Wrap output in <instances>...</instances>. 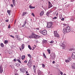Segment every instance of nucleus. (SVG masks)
<instances>
[{"mask_svg": "<svg viewBox=\"0 0 75 75\" xmlns=\"http://www.w3.org/2000/svg\"><path fill=\"white\" fill-rule=\"evenodd\" d=\"M71 31V28L69 26H67L65 28H64L63 30V32L64 34L69 33Z\"/></svg>", "mask_w": 75, "mask_h": 75, "instance_id": "obj_1", "label": "nucleus"}, {"mask_svg": "<svg viewBox=\"0 0 75 75\" xmlns=\"http://www.w3.org/2000/svg\"><path fill=\"white\" fill-rule=\"evenodd\" d=\"M40 36L38 35H35V34H33L30 36L28 37V38H35V39H37V38H39Z\"/></svg>", "mask_w": 75, "mask_h": 75, "instance_id": "obj_2", "label": "nucleus"}, {"mask_svg": "<svg viewBox=\"0 0 75 75\" xmlns=\"http://www.w3.org/2000/svg\"><path fill=\"white\" fill-rule=\"evenodd\" d=\"M54 34L55 37H56V38H59V37H60L59 35L58 34V33L57 31H54Z\"/></svg>", "mask_w": 75, "mask_h": 75, "instance_id": "obj_3", "label": "nucleus"}, {"mask_svg": "<svg viewBox=\"0 0 75 75\" xmlns=\"http://www.w3.org/2000/svg\"><path fill=\"white\" fill-rule=\"evenodd\" d=\"M40 33L43 35H46L47 34V31L46 30H43L42 31L40 30Z\"/></svg>", "mask_w": 75, "mask_h": 75, "instance_id": "obj_4", "label": "nucleus"}, {"mask_svg": "<svg viewBox=\"0 0 75 75\" xmlns=\"http://www.w3.org/2000/svg\"><path fill=\"white\" fill-rule=\"evenodd\" d=\"M47 26L48 28H51V26H52V23L51 22H49L47 24Z\"/></svg>", "mask_w": 75, "mask_h": 75, "instance_id": "obj_5", "label": "nucleus"}, {"mask_svg": "<svg viewBox=\"0 0 75 75\" xmlns=\"http://www.w3.org/2000/svg\"><path fill=\"white\" fill-rule=\"evenodd\" d=\"M50 56L51 57L52 59H54L55 58V54L54 53H52L50 54Z\"/></svg>", "mask_w": 75, "mask_h": 75, "instance_id": "obj_6", "label": "nucleus"}, {"mask_svg": "<svg viewBox=\"0 0 75 75\" xmlns=\"http://www.w3.org/2000/svg\"><path fill=\"white\" fill-rule=\"evenodd\" d=\"M3 72V68L2 67V66H0V73L1 74Z\"/></svg>", "mask_w": 75, "mask_h": 75, "instance_id": "obj_7", "label": "nucleus"}, {"mask_svg": "<svg viewBox=\"0 0 75 75\" xmlns=\"http://www.w3.org/2000/svg\"><path fill=\"white\" fill-rule=\"evenodd\" d=\"M27 24V19H25L23 22V25H22L23 27H24L25 25Z\"/></svg>", "mask_w": 75, "mask_h": 75, "instance_id": "obj_8", "label": "nucleus"}, {"mask_svg": "<svg viewBox=\"0 0 75 75\" xmlns=\"http://www.w3.org/2000/svg\"><path fill=\"white\" fill-rule=\"evenodd\" d=\"M71 58H72L73 59H74V58H75V52H74L72 53V54L71 55Z\"/></svg>", "mask_w": 75, "mask_h": 75, "instance_id": "obj_9", "label": "nucleus"}, {"mask_svg": "<svg viewBox=\"0 0 75 75\" xmlns=\"http://www.w3.org/2000/svg\"><path fill=\"white\" fill-rule=\"evenodd\" d=\"M71 68L73 69H75V63H74L71 65Z\"/></svg>", "mask_w": 75, "mask_h": 75, "instance_id": "obj_10", "label": "nucleus"}, {"mask_svg": "<svg viewBox=\"0 0 75 75\" xmlns=\"http://www.w3.org/2000/svg\"><path fill=\"white\" fill-rule=\"evenodd\" d=\"M49 3V6L48 8H51V7H52V4L51 3V2L50 1L48 2Z\"/></svg>", "mask_w": 75, "mask_h": 75, "instance_id": "obj_11", "label": "nucleus"}, {"mask_svg": "<svg viewBox=\"0 0 75 75\" xmlns=\"http://www.w3.org/2000/svg\"><path fill=\"white\" fill-rule=\"evenodd\" d=\"M60 46L62 47L63 49H65V45L64 43H62V45H60Z\"/></svg>", "mask_w": 75, "mask_h": 75, "instance_id": "obj_12", "label": "nucleus"}, {"mask_svg": "<svg viewBox=\"0 0 75 75\" xmlns=\"http://www.w3.org/2000/svg\"><path fill=\"white\" fill-rule=\"evenodd\" d=\"M20 71H21V72H22V73H23V72H25V71L24 69H20Z\"/></svg>", "mask_w": 75, "mask_h": 75, "instance_id": "obj_13", "label": "nucleus"}, {"mask_svg": "<svg viewBox=\"0 0 75 75\" xmlns=\"http://www.w3.org/2000/svg\"><path fill=\"white\" fill-rule=\"evenodd\" d=\"M41 74H42V72H41V71H40V70H39L38 72V75H41Z\"/></svg>", "mask_w": 75, "mask_h": 75, "instance_id": "obj_14", "label": "nucleus"}, {"mask_svg": "<svg viewBox=\"0 0 75 75\" xmlns=\"http://www.w3.org/2000/svg\"><path fill=\"white\" fill-rule=\"evenodd\" d=\"M28 65L29 67H31L32 66V63H29V64L28 63Z\"/></svg>", "mask_w": 75, "mask_h": 75, "instance_id": "obj_15", "label": "nucleus"}, {"mask_svg": "<svg viewBox=\"0 0 75 75\" xmlns=\"http://www.w3.org/2000/svg\"><path fill=\"white\" fill-rule=\"evenodd\" d=\"M44 13V11H42L40 13V16H42L43 15Z\"/></svg>", "mask_w": 75, "mask_h": 75, "instance_id": "obj_16", "label": "nucleus"}, {"mask_svg": "<svg viewBox=\"0 0 75 75\" xmlns=\"http://www.w3.org/2000/svg\"><path fill=\"white\" fill-rule=\"evenodd\" d=\"M12 1L13 5L15 6L16 5V1L15 0H12Z\"/></svg>", "mask_w": 75, "mask_h": 75, "instance_id": "obj_17", "label": "nucleus"}, {"mask_svg": "<svg viewBox=\"0 0 75 75\" xmlns=\"http://www.w3.org/2000/svg\"><path fill=\"white\" fill-rule=\"evenodd\" d=\"M67 59L69 60V61H71L72 60V58L71 57H68Z\"/></svg>", "mask_w": 75, "mask_h": 75, "instance_id": "obj_18", "label": "nucleus"}, {"mask_svg": "<svg viewBox=\"0 0 75 75\" xmlns=\"http://www.w3.org/2000/svg\"><path fill=\"white\" fill-rule=\"evenodd\" d=\"M19 59H18L17 60V61H18L19 63H20V64H21V61L20 59H21L20 58H19Z\"/></svg>", "mask_w": 75, "mask_h": 75, "instance_id": "obj_19", "label": "nucleus"}, {"mask_svg": "<svg viewBox=\"0 0 75 75\" xmlns=\"http://www.w3.org/2000/svg\"><path fill=\"white\" fill-rule=\"evenodd\" d=\"M29 8H35V7H34V6H31V5H30L29 6Z\"/></svg>", "mask_w": 75, "mask_h": 75, "instance_id": "obj_20", "label": "nucleus"}, {"mask_svg": "<svg viewBox=\"0 0 75 75\" xmlns=\"http://www.w3.org/2000/svg\"><path fill=\"white\" fill-rule=\"evenodd\" d=\"M8 41L6 40H5V41H4V43L5 44H7V43H8Z\"/></svg>", "mask_w": 75, "mask_h": 75, "instance_id": "obj_21", "label": "nucleus"}, {"mask_svg": "<svg viewBox=\"0 0 75 75\" xmlns=\"http://www.w3.org/2000/svg\"><path fill=\"white\" fill-rule=\"evenodd\" d=\"M28 56L30 58V59H31V55L30 54H28Z\"/></svg>", "mask_w": 75, "mask_h": 75, "instance_id": "obj_22", "label": "nucleus"}, {"mask_svg": "<svg viewBox=\"0 0 75 75\" xmlns=\"http://www.w3.org/2000/svg\"><path fill=\"white\" fill-rule=\"evenodd\" d=\"M27 12H23V14H22L23 16H25V14H27Z\"/></svg>", "mask_w": 75, "mask_h": 75, "instance_id": "obj_23", "label": "nucleus"}, {"mask_svg": "<svg viewBox=\"0 0 75 75\" xmlns=\"http://www.w3.org/2000/svg\"><path fill=\"white\" fill-rule=\"evenodd\" d=\"M0 45L1 47H2V48H3V47H4V44H3V43H2Z\"/></svg>", "mask_w": 75, "mask_h": 75, "instance_id": "obj_24", "label": "nucleus"}, {"mask_svg": "<svg viewBox=\"0 0 75 75\" xmlns=\"http://www.w3.org/2000/svg\"><path fill=\"white\" fill-rule=\"evenodd\" d=\"M25 55H23L22 56V59H24V58H25Z\"/></svg>", "mask_w": 75, "mask_h": 75, "instance_id": "obj_25", "label": "nucleus"}, {"mask_svg": "<svg viewBox=\"0 0 75 75\" xmlns=\"http://www.w3.org/2000/svg\"><path fill=\"white\" fill-rule=\"evenodd\" d=\"M21 48L22 49H23L24 48V45L23 44L21 45Z\"/></svg>", "mask_w": 75, "mask_h": 75, "instance_id": "obj_26", "label": "nucleus"}, {"mask_svg": "<svg viewBox=\"0 0 75 75\" xmlns=\"http://www.w3.org/2000/svg\"><path fill=\"white\" fill-rule=\"evenodd\" d=\"M28 48L30 50H32V48H31V46L29 45L28 46Z\"/></svg>", "mask_w": 75, "mask_h": 75, "instance_id": "obj_27", "label": "nucleus"}, {"mask_svg": "<svg viewBox=\"0 0 75 75\" xmlns=\"http://www.w3.org/2000/svg\"><path fill=\"white\" fill-rule=\"evenodd\" d=\"M47 51H48V53H49V54H51V52H50V50L47 49Z\"/></svg>", "mask_w": 75, "mask_h": 75, "instance_id": "obj_28", "label": "nucleus"}, {"mask_svg": "<svg viewBox=\"0 0 75 75\" xmlns=\"http://www.w3.org/2000/svg\"><path fill=\"white\" fill-rule=\"evenodd\" d=\"M65 62H70L69 61V60L68 59H67L65 61Z\"/></svg>", "mask_w": 75, "mask_h": 75, "instance_id": "obj_29", "label": "nucleus"}, {"mask_svg": "<svg viewBox=\"0 0 75 75\" xmlns=\"http://www.w3.org/2000/svg\"><path fill=\"white\" fill-rule=\"evenodd\" d=\"M50 12H49V11H48L47 13H46V15L47 16H49V14H50Z\"/></svg>", "mask_w": 75, "mask_h": 75, "instance_id": "obj_30", "label": "nucleus"}, {"mask_svg": "<svg viewBox=\"0 0 75 75\" xmlns=\"http://www.w3.org/2000/svg\"><path fill=\"white\" fill-rule=\"evenodd\" d=\"M7 12L8 13V14L10 15V11L8 10L7 11Z\"/></svg>", "mask_w": 75, "mask_h": 75, "instance_id": "obj_31", "label": "nucleus"}, {"mask_svg": "<svg viewBox=\"0 0 75 75\" xmlns=\"http://www.w3.org/2000/svg\"><path fill=\"white\" fill-rule=\"evenodd\" d=\"M43 56L45 58H47L46 56H45V54L44 53H43Z\"/></svg>", "mask_w": 75, "mask_h": 75, "instance_id": "obj_32", "label": "nucleus"}, {"mask_svg": "<svg viewBox=\"0 0 75 75\" xmlns=\"http://www.w3.org/2000/svg\"><path fill=\"white\" fill-rule=\"evenodd\" d=\"M17 39L18 41H21V39L20 38H18Z\"/></svg>", "mask_w": 75, "mask_h": 75, "instance_id": "obj_33", "label": "nucleus"}, {"mask_svg": "<svg viewBox=\"0 0 75 75\" xmlns=\"http://www.w3.org/2000/svg\"><path fill=\"white\" fill-rule=\"evenodd\" d=\"M33 69L34 70H35V65L33 66Z\"/></svg>", "mask_w": 75, "mask_h": 75, "instance_id": "obj_34", "label": "nucleus"}, {"mask_svg": "<svg viewBox=\"0 0 75 75\" xmlns=\"http://www.w3.org/2000/svg\"><path fill=\"white\" fill-rule=\"evenodd\" d=\"M72 50H74V49L73 48H70L69 50V51H72Z\"/></svg>", "mask_w": 75, "mask_h": 75, "instance_id": "obj_35", "label": "nucleus"}, {"mask_svg": "<svg viewBox=\"0 0 75 75\" xmlns=\"http://www.w3.org/2000/svg\"><path fill=\"white\" fill-rule=\"evenodd\" d=\"M71 21H74V19L73 18H71Z\"/></svg>", "mask_w": 75, "mask_h": 75, "instance_id": "obj_36", "label": "nucleus"}, {"mask_svg": "<svg viewBox=\"0 0 75 75\" xmlns=\"http://www.w3.org/2000/svg\"><path fill=\"white\" fill-rule=\"evenodd\" d=\"M45 66L44 64H42V68H45Z\"/></svg>", "mask_w": 75, "mask_h": 75, "instance_id": "obj_37", "label": "nucleus"}, {"mask_svg": "<svg viewBox=\"0 0 75 75\" xmlns=\"http://www.w3.org/2000/svg\"><path fill=\"white\" fill-rule=\"evenodd\" d=\"M43 42H45V43H47V41L45 40L43 41Z\"/></svg>", "mask_w": 75, "mask_h": 75, "instance_id": "obj_38", "label": "nucleus"}, {"mask_svg": "<svg viewBox=\"0 0 75 75\" xmlns=\"http://www.w3.org/2000/svg\"><path fill=\"white\" fill-rule=\"evenodd\" d=\"M18 37V35H16L15 36V37H16V38H17V39L19 38Z\"/></svg>", "mask_w": 75, "mask_h": 75, "instance_id": "obj_39", "label": "nucleus"}, {"mask_svg": "<svg viewBox=\"0 0 75 75\" xmlns=\"http://www.w3.org/2000/svg\"><path fill=\"white\" fill-rule=\"evenodd\" d=\"M57 17L55 16L53 18V19H57Z\"/></svg>", "mask_w": 75, "mask_h": 75, "instance_id": "obj_40", "label": "nucleus"}, {"mask_svg": "<svg viewBox=\"0 0 75 75\" xmlns=\"http://www.w3.org/2000/svg\"><path fill=\"white\" fill-rule=\"evenodd\" d=\"M60 74H61V75H63V73L61 71L60 72Z\"/></svg>", "mask_w": 75, "mask_h": 75, "instance_id": "obj_41", "label": "nucleus"}, {"mask_svg": "<svg viewBox=\"0 0 75 75\" xmlns=\"http://www.w3.org/2000/svg\"><path fill=\"white\" fill-rule=\"evenodd\" d=\"M10 36L12 38H14V37L12 35H10Z\"/></svg>", "mask_w": 75, "mask_h": 75, "instance_id": "obj_42", "label": "nucleus"}, {"mask_svg": "<svg viewBox=\"0 0 75 75\" xmlns=\"http://www.w3.org/2000/svg\"><path fill=\"white\" fill-rule=\"evenodd\" d=\"M54 41H51L50 42V43H51V44H52V43H54Z\"/></svg>", "mask_w": 75, "mask_h": 75, "instance_id": "obj_43", "label": "nucleus"}, {"mask_svg": "<svg viewBox=\"0 0 75 75\" xmlns=\"http://www.w3.org/2000/svg\"><path fill=\"white\" fill-rule=\"evenodd\" d=\"M31 15L33 16V17H35V15H34V13H32L31 14Z\"/></svg>", "mask_w": 75, "mask_h": 75, "instance_id": "obj_44", "label": "nucleus"}, {"mask_svg": "<svg viewBox=\"0 0 75 75\" xmlns=\"http://www.w3.org/2000/svg\"><path fill=\"white\" fill-rule=\"evenodd\" d=\"M63 25H64V27H65V26H67V25L65 24H63Z\"/></svg>", "mask_w": 75, "mask_h": 75, "instance_id": "obj_45", "label": "nucleus"}, {"mask_svg": "<svg viewBox=\"0 0 75 75\" xmlns=\"http://www.w3.org/2000/svg\"><path fill=\"white\" fill-rule=\"evenodd\" d=\"M11 68H12V69H14V66H11Z\"/></svg>", "mask_w": 75, "mask_h": 75, "instance_id": "obj_46", "label": "nucleus"}, {"mask_svg": "<svg viewBox=\"0 0 75 75\" xmlns=\"http://www.w3.org/2000/svg\"><path fill=\"white\" fill-rule=\"evenodd\" d=\"M11 28V27H10V25H9L8 26V28Z\"/></svg>", "mask_w": 75, "mask_h": 75, "instance_id": "obj_47", "label": "nucleus"}, {"mask_svg": "<svg viewBox=\"0 0 75 75\" xmlns=\"http://www.w3.org/2000/svg\"><path fill=\"white\" fill-rule=\"evenodd\" d=\"M31 59H30V60H29L28 63H31V61L30 60Z\"/></svg>", "mask_w": 75, "mask_h": 75, "instance_id": "obj_48", "label": "nucleus"}, {"mask_svg": "<svg viewBox=\"0 0 75 75\" xmlns=\"http://www.w3.org/2000/svg\"><path fill=\"white\" fill-rule=\"evenodd\" d=\"M62 21H64V18H63L61 19Z\"/></svg>", "mask_w": 75, "mask_h": 75, "instance_id": "obj_49", "label": "nucleus"}, {"mask_svg": "<svg viewBox=\"0 0 75 75\" xmlns=\"http://www.w3.org/2000/svg\"><path fill=\"white\" fill-rule=\"evenodd\" d=\"M24 62L25 64H26V63H27V61H26V60L25 61H24Z\"/></svg>", "mask_w": 75, "mask_h": 75, "instance_id": "obj_50", "label": "nucleus"}, {"mask_svg": "<svg viewBox=\"0 0 75 75\" xmlns=\"http://www.w3.org/2000/svg\"><path fill=\"white\" fill-rule=\"evenodd\" d=\"M11 6L12 7H13V4L11 5Z\"/></svg>", "mask_w": 75, "mask_h": 75, "instance_id": "obj_51", "label": "nucleus"}, {"mask_svg": "<svg viewBox=\"0 0 75 75\" xmlns=\"http://www.w3.org/2000/svg\"><path fill=\"white\" fill-rule=\"evenodd\" d=\"M49 11V13H52V11Z\"/></svg>", "mask_w": 75, "mask_h": 75, "instance_id": "obj_52", "label": "nucleus"}, {"mask_svg": "<svg viewBox=\"0 0 75 75\" xmlns=\"http://www.w3.org/2000/svg\"><path fill=\"white\" fill-rule=\"evenodd\" d=\"M52 63L53 64H55V61H53Z\"/></svg>", "mask_w": 75, "mask_h": 75, "instance_id": "obj_53", "label": "nucleus"}, {"mask_svg": "<svg viewBox=\"0 0 75 75\" xmlns=\"http://www.w3.org/2000/svg\"><path fill=\"white\" fill-rule=\"evenodd\" d=\"M6 22H8V20H6Z\"/></svg>", "mask_w": 75, "mask_h": 75, "instance_id": "obj_54", "label": "nucleus"}, {"mask_svg": "<svg viewBox=\"0 0 75 75\" xmlns=\"http://www.w3.org/2000/svg\"><path fill=\"white\" fill-rule=\"evenodd\" d=\"M16 59H14V61H16Z\"/></svg>", "mask_w": 75, "mask_h": 75, "instance_id": "obj_55", "label": "nucleus"}, {"mask_svg": "<svg viewBox=\"0 0 75 75\" xmlns=\"http://www.w3.org/2000/svg\"><path fill=\"white\" fill-rule=\"evenodd\" d=\"M34 72H35V73L36 72V69L35 70H34Z\"/></svg>", "mask_w": 75, "mask_h": 75, "instance_id": "obj_56", "label": "nucleus"}, {"mask_svg": "<svg viewBox=\"0 0 75 75\" xmlns=\"http://www.w3.org/2000/svg\"><path fill=\"white\" fill-rule=\"evenodd\" d=\"M34 49H35V48L34 47L33 49H32V50H34Z\"/></svg>", "mask_w": 75, "mask_h": 75, "instance_id": "obj_57", "label": "nucleus"}, {"mask_svg": "<svg viewBox=\"0 0 75 75\" xmlns=\"http://www.w3.org/2000/svg\"><path fill=\"white\" fill-rule=\"evenodd\" d=\"M36 30H39V28H36Z\"/></svg>", "mask_w": 75, "mask_h": 75, "instance_id": "obj_58", "label": "nucleus"}, {"mask_svg": "<svg viewBox=\"0 0 75 75\" xmlns=\"http://www.w3.org/2000/svg\"><path fill=\"white\" fill-rule=\"evenodd\" d=\"M28 71H26V74H28Z\"/></svg>", "mask_w": 75, "mask_h": 75, "instance_id": "obj_59", "label": "nucleus"}, {"mask_svg": "<svg viewBox=\"0 0 75 75\" xmlns=\"http://www.w3.org/2000/svg\"><path fill=\"white\" fill-rule=\"evenodd\" d=\"M26 75H30V74H26Z\"/></svg>", "mask_w": 75, "mask_h": 75, "instance_id": "obj_60", "label": "nucleus"}, {"mask_svg": "<svg viewBox=\"0 0 75 75\" xmlns=\"http://www.w3.org/2000/svg\"><path fill=\"white\" fill-rule=\"evenodd\" d=\"M63 75H67V74H64Z\"/></svg>", "mask_w": 75, "mask_h": 75, "instance_id": "obj_61", "label": "nucleus"}, {"mask_svg": "<svg viewBox=\"0 0 75 75\" xmlns=\"http://www.w3.org/2000/svg\"><path fill=\"white\" fill-rule=\"evenodd\" d=\"M15 75H18V74H15Z\"/></svg>", "mask_w": 75, "mask_h": 75, "instance_id": "obj_62", "label": "nucleus"}, {"mask_svg": "<svg viewBox=\"0 0 75 75\" xmlns=\"http://www.w3.org/2000/svg\"><path fill=\"white\" fill-rule=\"evenodd\" d=\"M34 46H35V47H36V45H34Z\"/></svg>", "mask_w": 75, "mask_h": 75, "instance_id": "obj_63", "label": "nucleus"}, {"mask_svg": "<svg viewBox=\"0 0 75 75\" xmlns=\"http://www.w3.org/2000/svg\"><path fill=\"white\" fill-rule=\"evenodd\" d=\"M20 50L21 51V49H20Z\"/></svg>", "mask_w": 75, "mask_h": 75, "instance_id": "obj_64", "label": "nucleus"}]
</instances>
